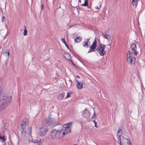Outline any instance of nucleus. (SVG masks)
<instances>
[{
    "instance_id": "17",
    "label": "nucleus",
    "mask_w": 145,
    "mask_h": 145,
    "mask_svg": "<svg viewBox=\"0 0 145 145\" xmlns=\"http://www.w3.org/2000/svg\"><path fill=\"white\" fill-rule=\"evenodd\" d=\"M23 123H21L20 125V131H22L23 130H24L25 127Z\"/></svg>"
},
{
    "instance_id": "46",
    "label": "nucleus",
    "mask_w": 145,
    "mask_h": 145,
    "mask_svg": "<svg viewBox=\"0 0 145 145\" xmlns=\"http://www.w3.org/2000/svg\"><path fill=\"white\" fill-rule=\"evenodd\" d=\"M73 145H78L76 144H73Z\"/></svg>"
},
{
    "instance_id": "28",
    "label": "nucleus",
    "mask_w": 145,
    "mask_h": 145,
    "mask_svg": "<svg viewBox=\"0 0 145 145\" xmlns=\"http://www.w3.org/2000/svg\"><path fill=\"white\" fill-rule=\"evenodd\" d=\"M27 31L26 29H24V35H26L27 34Z\"/></svg>"
},
{
    "instance_id": "30",
    "label": "nucleus",
    "mask_w": 145,
    "mask_h": 145,
    "mask_svg": "<svg viewBox=\"0 0 145 145\" xmlns=\"http://www.w3.org/2000/svg\"><path fill=\"white\" fill-rule=\"evenodd\" d=\"M70 93H67V95L65 97L66 98H67L68 97H70Z\"/></svg>"
},
{
    "instance_id": "32",
    "label": "nucleus",
    "mask_w": 145,
    "mask_h": 145,
    "mask_svg": "<svg viewBox=\"0 0 145 145\" xmlns=\"http://www.w3.org/2000/svg\"><path fill=\"white\" fill-rule=\"evenodd\" d=\"M93 122L95 124V127H97V122L96 121H95V120H93Z\"/></svg>"
},
{
    "instance_id": "40",
    "label": "nucleus",
    "mask_w": 145,
    "mask_h": 145,
    "mask_svg": "<svg viewBox=\"0 0 145 145\" xmlns=\"http://www.w3.org/2000/svg\"><path fill=\"white\" fill-rule=\"evenodd\" d=\"M89 39H88L87 40H86V41H85L86 42H88L89 41Z\"/></svg>"
},
{
    "instance_id": "24",
    "label": "nucleus",
    "mask_w": 145,
    "mask_h": 145,
    "mask_svg": "<svg viewBox=\"0 0 145 145\" xmlns=\"http://www.w3.org/2000/svg\"><path fill=\"white\" fill-rule=\"evenodd\" d=\"M137 1L134 0H132V4L133 5H137Z\"/></svg>"
},
{
    "instance_id": "3",
    "label": "nucleus",
    "mask_w": 145,
    "mask_h": 145,
    "mask_svg": "<svg viewBox=\"0 0 145 145\" xmlns=\"http://www.w3.org/2000/svg\"><path fill=\"white\" fill-rule=\"evenodd\" d=\"M97 41L98 42V45L96 50L100 55L103 56L106 53V51L105 50V46L101 43L99 39H98Z\"/></svg>"
},
{
    "instance_id": "2",
    "label": "nucleus",
    "mask_w": 145,
    "mask_h": 145,
    "mask_svg": "<svg viewBox=\"0 0 145 145\" xmlns=\"http://www.w3.org/2000/svg\"><path fill=\"white\" fill-rule=\"evenodd\" d=\"M12 100L11 97L3 96L0 103V112L5 109L9 105Z\"/></svg>"
},
{
    "instance_id": "35",
    "label": "nucleus",
    "mask_w": 145,
    "mask_h": 145,
    "mask_svg": "<svg viewBox=\"0 0 145 145\" xmlns=\"http://www.w3.org/2000/svg\"><path fill=\"white\" fill-rule=\"evenodd\" d=\"M5 20V18L3 16L2 17V22H3L4 20Z\"/></svg>"
},
{
    "instance_id": "14",
    "label": "nucleus",
    "mask_w": 145,
    "mask_h": 145,
    "mask_svg": "<svg viewBox=\"0 0 145 145\" xmlns=\"http://www.w3.org/2000/svg\"><path fill=\"white\" fill-rule=\"evenodd\" d=\"M22 123H23L24 125H27L29 124L28 120L26 118L24 119Z\"/></svg>"
},
{
    "instance_id": "21",
    "label": "nucleus",
    "mask_w": 145,
    "mask_h": 145,
    "mask_svg": "<svg viewBox=\"0 0 145 145\" xmlns=\"http://www.w3.org/2000/svg\"><path fill=\"white\" fill-rule=\"evenodd\" d=\"M63 98L61 94L60 93L58 95L57 98L58 99L61 100Z\"/></svg>"
},
{
    "instance_id": "29",
    "label": "nucleus",
    "mask_w": 145,
    "mask_h": 145,
    "mask_svg": "<svg viewBox=\"0 0 145 145\" xmlns=\"http://www.w3.org/2000/svg\"><path fill=\"white\" fill-rule=\"evenodd\" d=\"M69 61L71 62L72 64L73 65H74L75 66H76V65L74 63V62L71 59Z\"/></svg>"
},
{
    "instance_id": "5",
    "label": "nucleus",
    "mask_w": 145,
    "mask_h": 145,
    "mask_svg": "<svg viewBox=\"0 0 145 145\" xmlns=\"http://www.w3.org/2000/svg\"><path fill=\"white\" fill-rule=\"evenodd\" d=\"M127 57L128 62L129 63H130L132 64H134L135 61V57L133 56V54L131 51H129L128 52Z\"/></svg>"
},
{
    "instance_id": "43",
    "label": "nucleus",
    "mask_w": 145,
    "mask_h": 145,
    "mask_svg": "<svg viewBox=\"0 0 145 145\" xmlns=\"http://www.w3.org/2000/svg\"><path fill=\"white\" fill-rule=\"evenodd\" d=\"M76 77L78 78H80V76L78 75H77L76 76Z\"/></svg>"
},
{
    "instance_id": "18",
    "label": "nucleus",
    "mask_w": 145,
    "mask_h": 145,
    "mask_svg": "<svg viewBox=\"0 0 145 145\" xmlns=\"http://www.w3.org/2000/svg\"><path fill=\"white\" fill-rule=\"evenodd\" d=\"M88 0H85L84 3L82 4L81 5L82 6H87L88 5Z\"/></svg>"
},
{
    "instance_id": "45",
    "label": "nucleus",
    "mask_w": 145,
    "mask_h": 145,
    "mask_svg": "<svg viewBox=\"0 0 145 145\" xmlns=\"http://www.w3.org/2000/svg\"><path fill=\"white\" fill-rule=\"evenodd\" d=\"M88 8H90V7L88 6Z\"/></svg>"
},
{
    "instance_id": "9",
    "label": "nucleus",
    "mask_w": 145,
    "mask_h": 145,
    "mask_svg": "<svg viewBox=\"0 0 145 145\" xmlns=\"http://www.w3.org/2000/svg\"><path fill=\"white\" fill-rule=\"evenodd\" d=\"M98 39H97L96 38H95L94 41L93 43L91 46V47L89 46V47H90V49L92 50H94L96 48L97 46V43H98V42L97 41Z\"/></svg>"
},
{
    "instance_id": "7",
    "label": "nucleus",
    "mask_w": 145,
    "mask_h": 145,
    "mask_svg": "<svg viewBox=\"0 0 145 145\" xmlns=\"http://www.w3.org/2000/svg\"><path fill=\"white\" fill-rule=\"evenodd\" d=\"M82 116L87 118L90 119V113L86 108H85L82 112Z\"/></svg>"
},
{
    "instance_id": "19",
    "label": "nucleus",
    "mask_w": 145,
    "mask_h": 145,
    "mask_svg": "<svg viewBox=\"0 0 145 145\" xmlns=\"http://www.w3.org/2000/svg\"><path fill=\"white\" fill-rule=\"evenodd\" d=\"M123 134V131L122 130L120 129H118L117 132V135H121Z\"/></svg>"
},
{
    "instance_id": "38",
    "label": "nucleus",
    "mask_w": 145,
    "mask_h": 145,
    "mask_svg": "<svg viewBox=\"0 0 145 145\" xmlns=\"http://www.w3.org/2000/svg\"><path fill=\"white\" fill-rule=\"evenodd\" d=\"M118 143H119V144L120 145H122V144H121V141H118Z\"/></svg>"
},
{
    "instance_id": "37",
    "label": "nucleus",
    "mask_w": 145,
    "mask_h": 145,
    "mask_svg": "<svg viewBox=\"0 0 145 145\" xmlns=\"http://www.w3.org/2000/svg\"><path fill=\"white\" fill-rule=\"evenodd\" d=\"M7 51H8L7 52H4V53H6V54L7 53L8 56H9V52L8 50Z\"/></svg>"
},
{
    "instance_id": "33",
    "label": "nucleus",
    "mask_w": 145,
    "mask_h": 145,
    "mask_svg": "<svg viewBox=\"0 0 145 145\" xmlns=\"http://www.w3.org/2000/svg\"><path fill=\"white\" fill-rule=\"evenodd\" d=\"M41 141V140H37V141H36V142H37L36 143H37L38 144H39L40 143V142Z\"/></svg>"
},
{
    "instance_id": "41",
    "label": "nucleus",
    "mask_w": 145,
    "mask_h": 145,
    "mask_svg": "<svg viewBox=\"0 0 145 145\" xmlns=\"http://www.w3.org/2000/svg\"><path fill=\"white\" fill-rule=\"evenodd\" d=\"M95 8L96 9H99V7L98 6H96L95 7Z\"/></svg>"
},
{
    "instance_id": "1",
    "label": "nucleus",
    "mask_w": 145,
    "mask_h": 145,
    "mask_svg": "<svg viewBox=\"0 0 145 145\" xmlns=\"http://www.w3.org/2000/svg\"><path fill=\"white\" fill-rule=\"evenodd\" d=\"M65 135V133L63 132V129L56 130L54 129L51 132V135L52 139L58 140L62 138Z\"/></svg>"
},
{
    "instance_id": "27",
    "label": "nucleus",
    "mask_w": 145,
    "mask_h": 145,
    "mask_svg": "<svg viewBox=\"0 0 145 145\" xmlns=\"http://www.w3.org/2000/svg\"><path fill=\"white\" fill-rule=\"evenodd\" d=\"M102 34H103V36H103V38H104L106 39H107L108 40H109V39L108 38V37H107L106 36V35H105V34H104V33H102Z\"/></svg>"
},
{
    "instance_id": "16",
    "label": "nucleus",
    "mask_w": 145,
    "mask_h": 145,
    "mask_svg": "<svg viewBox=\"0 0 145 145\" xmlns=\"http://www.w3.org/2000/svg\"><path fill=\"white\" fill-rule=\"evenodd\" d=\"M61 41L63 42L64 44L67 47V48L69 50V48L68 47V45H67L66 42L65 41V39L64 38H62L61 39Z\"/></svg>"
},
{
    "instance_id": "25",
    "label": "nucleus",
    "mask_w": 145,
    "mask_h": 145,
    "mask_svg": "<svg viewBox=\"0 0 145 145\" xmlns=\"http://www.w3.org/2000/svg\"><path fill=\"white\" fill-rule=\"evenodd\" d=\"M2 139V140L3 141V142H5V136H3L2 137H0V139Z\"/></svg>"
},
{
    "instance_id": "31",
    "label": "nucleus",
    "mask_w": 145,
    "mask_h": 145,
    "mask_svg": "<svg viewBox=\"0 0 145 145\" xmlns=\"http://www.w3.org/2000/svg\"><path fill=\"white\" fill-rule=\"evenodd\" d=\"M68 82H69V85L70 86H71L72 84V81L71 80H69L68 81Z\"/></svg>"
},
{
    "instance_id": "39",
    "label": "nucleus",
    "mask_w": 145,
    "mask_h": 145,
    "mask_svg": "<svg viewBox=\"0 0 145 145\" xmlns=\"http://www.w3.org/2000/svg\"><path fill=\"white\" fill-rule=\"evenodd\" d=\"M41 9H42V10L43 9V8H44V5H43V4H42V5L41 7Z\"/></svg>"
},
{
    "instance_id": "22",
    "label": "nucleus",
    "mask_w": 145,
    "mask_h": 145,
    "mask_svg": "<svg viewBox=\"0 0 145 145\" xmlns=\"http://www.w3.org/2000/svg\"><path fill=\"white\" fill-rule=\"evenodd\" d=\"M117 137L118 138V141H121V135H116Z\"/></svg>"
},
{
    "instance_id": "34",
    "label": "nucleus",
    "mask_w": 145,
    "mask_h": 145,
    "mask_svg": "<svg viewBox=\"0 0 145 145\" xmlns=\"http://www.w3.org/2000/svg\"><path fill=\"white\" fill-rule=\"evenodd\" d=\"M61 94L62 96L63 97L65 95V93L64 92H63Z\"/></svg>"
},
{
    "instance_id": "20",
    "label": "nucleus",
    "mask_w": 145,
    "mask_h": 145,
    "mask_svg": "<svg viewBox=\"0 0 145 145\" xmlns=\"http://www.w3.org/2000/svg\"><path fill=\"white\" fill-rule=\"evenodd\" d=\"M21 132L23 135H24V137H25L26 134L27 133L24 130H23L22 131H20Z\"/></svg>"
},
{
    "instance_id": "47",
    "label": "nucleus",
    "mask_w": 145,
    "mask_h": 145,
    "mask_svg": "<svg viewBox=\"0 0 145 145\" xmlns=\"http://www.w3.org/2000/svg\"><path fill=\"white\" fill-rule=\"evenodd\" d=\"M109 45L110 46V44H108V46Z\"/></svg>"
},
{
    "instance_id": "4",
    "label": "nucleus",
    "mask_w": 145,
    "mask_h": 145,
    "mask_svg": "<svg viewBox=\"0 0 145 145\" xmlns=\"http://www.w3.org/2000/svg\"><path fill=\"white\" fill-rule=\"evenodd\" d=\"M48 126L46 125H44L39 130V134L41 136L44 137L48 132Z\"/></svg>"
},
{
    "instance_id": "11",
    "label": "nucleus",
    "mask_w": 145,
    "mask_h": 145,
    "mask_svg": "<svg viewBox=\"0 0 145 145\" xmlns=\"http://www.w3.org/2000/svg\"><path fill=\"white\" fill-rule=\"evenodd\" d=\"M61 127H63V129H63V131L65 133V135L66 134L70 133L71 132V130L70 129H69V125H67V126L66 127H67V128H64L65 129L64 130L63 129V126L61 125Z\"/></svg>"
},
{
    "instance_id": "10",
    "label": "nucleus",
    "mask_w": 145,
    "mask_h": 145,
    "mask_svg": "<svg viewBox=\"0 0 145 145\" xmlns=\"http://www.w3.org/2000/svg\"><path fill=\"white\" fill-rule=\"evenodd\" d=\"M77 82V87L79 89H82L83 86V81L79 82L78 80H76Z\"/></svg>"
},
{
    "instance_id": "12",
    "label": "nucleus",
    "mask_w": 145,
    "mask_h": 145,
    "mask_svg": "<svg viewBox=\"0 0 145 145\" xmlns=\"http://www.w3.org/2000/svg\"><path fill=\"white\" fill-rule=\"evenodd\" d=\"M64 56L65 58L69 60H70L71 58V57L69 54L67 52L64 54Z\"/></svg>"
},
{
    "instance_id": "42",
    "label": "nucleus",
    "mask_w": 145,
    "mask_h": 145,
    "mask_svg": "<svg viewBox=\"0 0 145 145\" xmlns=\"http://www.w3.org/2000/svg\"><path fill=\"white\" fill-rule=\"evenodd\" d=\"M93 50H90V51H89L88 52V53H90L92 51H93Z\"/></svg>"
},
{
    "instance_id": "8",
    "label": "nucleus",
    "mask_w": 145,
    "mask_h": 145,
    "mask_svg": "<svg viewBox=\"0 0 145 145\" xmlns=\"http://www.w3.org/2000/svg\"><path fill=\"white\" fill-rule=\"evenodd\" d=\"M131 47L132 50L133 51V54L135 56L137 55V48L136 45L134 44H132L131 45Z\"/></svg>"
},
{
    "instance_id": "13",
    "label": "nucleus",
    "mask_w": 145,
    "mask_h": 145,
    "mask_svg": "<svg viewBox=\"0 0 145 145\" xmlns=\"http://www.w3.org/2000/svg\"><path fill=\"white\" fill-rule=\"evenodd\" d=\"M81 40V38L80 37H78L74 39V41L78 43L80 42Z\"/></svg>"
},
{
    "instance_id": "26",
    "label": "nucleus",
    "mask_w": 145,
    "mask_h": 145,
    "mask_svg": "<svg viewBox=\"0 0 145 145\" xmlns=\"http://www.w3.org/2000/svg\"><path fill=\"white\" fill-rule=\"evenodd\" d=\"M94 113L92 116L91 118H90V119H92L96 117L95 112L94 110Z\"/></svg>"
},
{
    "instance_id": "6",
    "label": "nucleus",
    "mask_w": 145,
    "mask_h": 145,
    "mask_svg": "<svg viewBox=\"0 0 145 145\" xmlns=\"http://www.w3.org/2000/svg\"><path fill=\"white\" fill-rule=\"evenodd\" d=\"M48 123L49 125H52L54 126L59 124L58 122L55 119H49Z\"/></svg>"
},
{
    "instance_id": "15",
    "label": "nucleus",
    "mask_w": 145,
    "mask_h": 145,
    "mask_svg": "<svg viewBox=\"0 0 145 145\" xmlns=\"http://www.w3.org/2000/svg\"><path fill=\"white\" fill-rule=\"evenodd\" d=\"M31 129H32V127H28L27 129V132L29 134V136H31Z\"/></svg>"
},
{
    "instance_id": "23",
    "label": "nucleus",
    "mask_w": 145,
    "mask_h": 145,
    "mask_svg": "<svg viewBox=\"0 0 145 145\" xmlns=\"http://www.w3.org/2000/svg\"><path fill=\"white\" fill-rule=\"evenodd\" d=\"M83 43L84 44L83 45V46L84 47H86L87 48H88V43L87 42L84 41V42Z\"/></svg>"
},
{
    "instance_id": "44",
    "label": "nucleus",
    "mask_w": 145,
    "mask_h": 145,
    "mask_svg": "<svg viewBox=\"0 0 145 145\" xmlns=\"http://www.w3.org/2000/svg\"><path fill=\"white\" fill-rule=\"evenodd\" d=\"M24 27L25 28V29H26V27L25 26H24Z\"/></svg>"
},
{
    "instance_id": "36",
    "label": "nucleus",
    "mask_w": 145,
    "mask_h": 145,
    "mask_svg": "<svg viewBox=\"0 0 145 145\" xmlns=\"http://www.w3.org/2000/svg\"><path fill=\"white\" fill-rule=\"evenodd\" d=\"M36 141H37V140H32V142L34 143H36Z\"/></svg>"
},
{
    "instance_id": "48",
    "label": "nucleus",
    "mask_w": 145,
    "mask_h": 145,
    "mask_svg": "<svg viewBox=\"0 0 145 145\" xmlns=\"http://www.w3.org/2000/svg\"><path fill=\"white\" fill-rule=\"evenodd\" d=\"M117 0H116V1H117Z\"/></svg>"
}]
</instances>
